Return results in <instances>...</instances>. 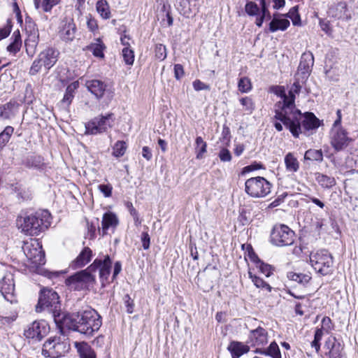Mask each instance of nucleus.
I'll list each match as a JSON object with an SVG mask.
<instances>
[{
    "label": "nucleus",
    "instance_id": "nucleus-1",
    "mask_svg": "<svg viewBox=\"0 0 358 358\" xmlns=\"http://www.w3.org/2000/svg\"><path fill=\"white\" fill-rule=\"evenodd\" d=\"M102 324L101 317L91 308L80 312L73 313L63 318L62 327L77 331L88 336H92ZM62 331V328L60 329Z\"/></svg>",
    "mask_w": 358,
    "mask_h": 358
},
{
    "label": "nucleus",
    "instance_id": "nucleus-2",
    "mask_svg": "<svg viewBox=\"0 0 358 358\" xmlns=\"http://www.w3.org/2000/svg\"><path fill=\"white\" fill-rule=\"evenodd\" d=\"M58 294L49 288H43L41 290L39 299L36 306V312L44 310L51 313L55 323L59 329H62L63 318L66 315H62L60 309V302Z\"/></svg>",
    "mask_w": 358,
    "mask_h": 358
},
{
    "label": "nucleus",
    "instance_id": "nucleus-3",
    "mask_svg": "<svg viewBox=\"0 0 358 358\" xmlns=\"http://www.w3.org/2000/svg\"><path fill=\"white\" fill-rule=\"evenodd\" d=\"M296 117V121L292 118L288 120L287 117H277L275 120L281 122L295 138H298L301 133L315 130L320 126V120L313 113L307 112L303 115L300 112V117Z\"/></svg>",
    "mask_w": 358,
    "mask_h": 358
},
{
    "label": "nucleus",
    "instance_id": "nucleus-4",
    "mask_svg": "<svg viewBox=\"0 0 358 358\" xmlns=\"http://www.w3.org/2000/svg\"><path fill=\"white\" fill-rule=\"evenodd\" d=\"M50 213L46 210H40L26 216L21 224L23 232L30 236H37L50 225Z\"/></svg>",
    "mask_w": 358,
    "mask_h": 358
},
{
    "label": "nucleus",
    "instance_id": "nucleus-5",
    "mask_svg": "<svg viewBox=\"0 0 358 358\" xmlns=\"http://www.w3.org/2000/svg\"><path fill=\"white\" fill-rule=\"evenodd\" d=\"M115 116L112 113L94 117L85 124V134L97 135L108 131L112 128Z\"/></svg>",
    "mask_w": 358,
    "mask_h": 358
},
{
    "label": "nucleus",
    "instance_id": "nucleus-6",
    "mask_svg": "<svg viewBox=\"0 0 358 358\" xmlns=\"http://www.w3.org/2000/svg\"><path fill=\"white\" fill-rule=\"evenodd\" d=\"M310 262L315 271L322 275H328L332 271L333 257L327 250L312 252Z\"/></svg>",
    "mask_w": 358,
    "mask_h": 358
},
{
    "label": "nucleus",
    "instance_id": "nucleus-7",
    "mask_svg": "<svg viewBox=\"0 0 358 358\" xmlns=\"http://www.w3.org/2000/svg\"><path fill=\"white\" fill-rule=\"evenodd\" d=\"M301 89V86L299 83V78H296L295 82L293 83L288 93L289 101H287L288 103L287 107H285L282 110H275L274 119L277 117H287L288 120H290V118L296 120V117H300V110L296 108L294 101L295 94H299Z\"/></svg>",
    "mask_w": 358,
    "mask_h": 358
},
{
    "label": "nucleus",
    "instance_id": "nucleus-8",
    "mask_svg": "<svg viewBox=\"0 0 358 358\" xmlns=\"http://www.w3.org/2000/svg\"><path fill=\"white\" fill-rule=\"evenodd\" d=\"M271 184L264 178L257 176L248 179L245 183V192L252 197L261 198L271 192Z\"/></svg>",
    "mask_w": 358,
    "mask_h": 358
},
{
    "label": "nucleus",
    "instance_id": "nucleus-9",
    "mask_svg": "<svg viewBox=\"0 0 358 358\" xmlns=\"http://www.w3.org/2000/svg\"><path fill=\"white\" fill-rule=\"evenodd\" d=\"M295 233L288 226L275 224L271 232V242L273 245L282 247L291 245L294 241Z\"/></svg>",
    "mask_w": 358,
    "mask_h": 358
},
{
    "label": "nucleus",
    "instance_id": "nucleus-10",
    "mask_svg": "<svg viewBox=\"0 0 358 358\" xmlns=\"http://www.w3.org/2000/svg\"><path fill=\"white\" fill-rule=\"evenodd\" d=\"M95 275L90 273L88 267L81 271L69 276L66 280V285L74 290H83L93 286Z\"/></svg>",
    "mask_w": 358,
    "mask_h": 358
},
{
    "label": "nucleus",
    "instance_id": "nucleus-11",
    "mask_svg": "<svg viewBox=\"0 0 358 358\" xmlns=\"http://www.w3.org/2000/svg\"><path fill=\"white\" fill-rule=\"evenodd\" d=\"M49 331V326L45 320H36L24 329V335L27 338L41 341Z\"/></svg>",
    "mask_w": 358,
    "mask_h": 358
},
{
    "label": "nucleus",
    "instance_id": "nucleus-12",
    "mask_svg": "<svg viewBox=\"0 0 358 358\" xmlns=\"http://www.w3.org/2000/svg\"><path fill=\"white\" fill-rule=\"evenodd\" d=\"M112 261L108 255H106L103 259H96L94 262L88 267L90 273L93 274L97 269L99 270V278L102 283L107 281L110 273Z\"/></svg>",
    "mask_w": 358,
    "mask_h": 358
},
{
    "label": "nucleus",
    "instance_id": "nucleus-13",
    "mask_svg": "<svg viewBox=\"0 0 358 358\" xmlns=\"http://www.w3.org/2000/svg\"><path fill=\"white\" fill-rule=\"evenodd\" d=\"M77 27L72 18L65 17L59 27V36L65 43H71L75 38Z\"/></svg>",
    "mask_w": 358,
    "mask_h": 358
},
{
    "label": "nucleus",
    "instance_id": "nucleus-14",
    "mask_svg": "<svg viewBox=\"0 0 358 358\" xmlns=\"http://www.w3.org/2000/svg\"><path fill=\"white\" fill-rule=\"evenodd\" d=\"M314 64V56L310 51L303 52L301 57L299 65L298 66L297 76H300L301 82L306 81L310 73Z\"/></svg>",
    "mask_w": 358,
    "mask_h": 358
},
{
    "label": "nucleus",
    "instance_id": "nucleus-15",
    "mask_svg": "<svg viewBox=\"0 0 358 358\" xmlns=\"http://www.w3.org/2000/svg\"><path fill=\"white\" fill-rule=\"evenodd\" d=\"M330 136L331 145L336 151L342 150L347 147L351 140L344 129H331Z\"/></svg>",
    "mask_w": 358,
    "mask_h": 358
},
{
    "label": "nucleus",
    "instance_id": "nucleus-16",
    "mask_svg": "<svg viewBox=\"0 0 358 358\" xmlns=\"http://www.w3.org/2000/svg\"><path fill=\"white\" fill-rule=\"evenodd\" d=\"M0 292L6 300L11 303L15 300V284L13 274L7 273L0 280Z\"/></svg>",
    "mask_w": 358,
    "mask_h": 358
},
{
    "label": "nucleus",
    "instance_id": "nucleus-17",
    "mask_svg": "<svg viewBox=\"0 0 358 358\" xmlns=\"http://www.w3.org/2000/svg\"><path fill=\"white\" fill-rule=\"evenodd\" d=\"M324 348L328 350L329 358H342L343 345L334 336H330L325 342Z\"/></svg>",
    "mask_w": 358,
    "mask_h": 358
},
{
    "label": "nucleus",
    "instance_id": "nucleus-18",
    "mask_svg": "<svg viewBox=\"0 0 358 358\" xmlns=\"http://www.w3.org/2000/svg\"><path fill=\"white\" fill-rule=\"evenodd\" d=\"M58 55V51L52 48H46L38 55L41 62H43L46 73L56 64Z\"/></svg>",
    "mask_w": 358,
    "mask_h": 358
},
{
    "label": "nucleus",
    "instance_id": "nucleus-19",
    "mask_svg": "<svg viewBox=\"0 0 358 358\" xmlns=\"http://www.w3.org/2000/svg\"><path fill=\"white\" fill-rule=\"evenodd\" d=\"M20 104L15 100L0 106V117L4 120H10L16 116L19 112Z\"/></svg>",
    "mask_w": 358,
    "mask_h": 358
},
{
    "label": "nucleus",
    "instance_id": "nucleus-20",
    "mask_svg": "<svg viewBox=\"0 0 358 358\" xmlns=\"http://www.w3.org/2000/svg\"><path fill=\"white\" fill-rule=\"evenodd\" d=\"M249 339L254 346H262L268 343V334L262 327L250 331Z\"/></svg>",
    "mask_w": 358,
    "mask_h": 358
},
{
    "label": "nucleus",
    "instance_id": "nucleus-21",
    "mask_svg": "<svg viewBox=\"0 0 358 358\" xmlns=\"http://www.w3.org/2000/svg\"><path fill=\"white\" fill-rule=\"evenodd\" d=\"M85 86L98 99L103 97L107 87V85L104 82L96 79L87 80Z\"/></svg>",
    "mask_w": 358,
    "mask_h": 358
},
{
    "label": "nucleus",
    "instance_id": "nucleus-22",
    "mask_svg": "<svg viewBox=\"0 0 358 358\" xmlns=\"http://www.w3.org/2000/svg\"><path fill=\"white\" fill-rule=\"evenodd\" d=\"M232 358H239L250 350V347L241 342L231 341L227 348Z\"/></svg>",
    "mask_w": 358,
    "mask_h": 358
},
{
    "label": "nucleus",
    "instance_id": "nucleus-23",
    "mask_svg": "<svg viewBox=\"0 0 358 358\" xmlns=\"http://www.w3.org/2000/svg\"><path fill=\"white\" fill-rule=\"evenodd\" d=\"M92 256V252L88 247L85 248L77 258L71 263L73 268H78L85 266L90 262Z\"/></svg>",
    "mask_w": 358,
    "mask_h": 358
},
{
    "label": "nucleus",
    "instance_id": "nucleus-24",
    "mask_svg": "<svg viewBox=\"0 0 358 358\" xmlns=\"http://www.w3.org/2000/svg\"><path fill=\"white\" fill-rule=\"evenodd\" d=\"M279 13L273 14V19L269 24V31L271 32H275L277 31H285L290 25V22L287 19H280L278 17Z\"/></svg>",
    "mask_w": 358,
    "mask_h": 358
},
{
    "label": "nucleus",
    "instance_id": "nucleus-25",
    "mask_svg": "<svg viewBox=\"0 0 358 358\" xmlns=\"http://www.w3.org/2000/svg\"><path fill=\"white\" fill-rule=\"evenodd\" d=\"M27 257L36 265H42L45 264V255L41 250H34V252L30 250L29 245H25L23 248Z\"/></svg>",
    "mask_w": 358,
    "mask_h": 358
},
{
    "label": "nucleus",
    "instance_id": "nucleus-26",
    "mask_svg": "<svg viewBox=\"0 0 358 358\" xmlns=\"http://www.w3.org/2000/svg\"><path fill=\"white\" fill-rule=\"evenodd\" d=\"M118 219L113 213H106L102 219V231L103 234H106L110 228L115 229L118 224Z\"/></svg>",
    "mask_w": 358,
    "mask_h": 358
},
{
    "label": "nucleus",
    "instance_id": "nucleus-27",
    "mask_svg": "<svg viewBox=\"0 0 358 358\" xmlns=\"http://www.w3.org/2000/svg\"><path fill=\"white\" fill-rule=\"evenodd\" d=\"M79 358H96L94 350L86 343H76Z\"/></svg>",
    "mask_w": 358,
    "mask_h": 358
},
{
    "label": "nucleus",
    "instance_id": "nucleus-28",
    "mask_svg": "<svg viewBox=\"0 0 358 358\" xmlns=\"http://www.w3.org/2000/svg\"><path fill=\"white\" fill-rule=\"evenodd\" d=\"M315 180L324 189H330L336 185V180L334 177L320 173H315Z\"/></svg>",
    "mask_w": 358,
    "mask_h": 358
},
{
    "label": "nucleus",
    "instance_id": "nucleus-29",
    "mask_svg": "<svg viewBox=\"0 0 358 358\" xmlns=\"http://www.w3.org/2000/svg\"><path fill=\"white\" fill-rule=\"evenodd\" d=\"M255 352L261 355H268L272 358H281L279 347L275 342H272L266 349L257 348Z\"/></svg>",
    "mask_w": 358,
    "mask_h": 358
},
{
    "label": "nucleus",
    "instance_id": "nucleus-30",
    "mask_svg": "<svg viewBox=\"0 0 358 358\" xmlns=\"http://www.w3.org/2000/svg\"><path fill=\"white\" fill-rule=\"evenodd\" d=\"M105 48L106 46L100 38L96 39V43H91L86 48L87 50L92 52L94 57L101 59L104 57L103 50Z\"/></svg>",
    "mask_w": 358,
    "mask_h": 358
},
{
    "label": "nucleus",
    "instance_id": "nucleus-31",
    "mask_svg": "<svg viewBox=\"0 0 358 358\" xmlns=\"http://www.w3.org/2000/svg\"><path fill=\"white\" fill-rule=\"evenodd\" d=\"M285 164L286 170L289 172L295 173L299 169V161L292 152H289L285 155Z\"/></svg>",
    "mask_w": 358,
    "mask_h": 358
},
{
    "label": "nucleus",
    "instance_id": "nucleus-32",
    "mask_svg": "<svg viewBox=\"0 0 358 358\" xmlns=\"http://www.w3.org/2000/svg\"><path fill=\"white\" fill-rule=\"evenodd\" d=\"M55 352H53L52 358L62 357L69 350V344L65 341H62L60 337H56Z\"/></svg>",
    "mask_w": 358,
    "mask_h": 358
},
{
    "label": "nucleus",
    "instance_id": "nucleus-33",
    "mask_svg": "<svg viewBox=\"0 0 358 358\" xmlns=\"http://www.w3.org/2000/svg\"><path fill=\"white\" fill-rule=\"evenodd\" d=\"M13 42L7 47V50L10 52L15 54L18 51H20L21 45H22V40L20 34V31L17 30L13 32Z\"/></svg>",
    "mask_w": 358,
    "mask_h": 358
},
{
    "label": "nucleus",
    "instance_id": "nucleus-34",
    "mask_svg": "<svg viewBox=\"0 0 358 358\" xmlns=\"http://www.w3.org/2000/svg\"><path fill=\"white\" fill-rule=\"evenodd\" d=\"M96 9L103 19L107 20L110 17V7L106 0H99L96 4Z\"/></svg>",
    "mask_w": 358,
    "mask_h": 358
},
{
    "label": "nucleus",
    "instance_id": "nucleus-35",
    "mask_svg": "<svg viewBox=\"0 0 358 358\" xmlns=\"http://www.w3.org/2000/svg\"><path fill=\"white\" fill-rule=\"evenodd\" d=\"M287 277L289 280L297 282L303 285H306L311 279V277L308 274L297 273L292 271L288 272Z\"/></svg>",
    "mask_w": 358,
    "mask_h": 358
},
{
    "label": "nucleus",
    "instance_id": "nucleus-36",
    "mask_svg": "<svg viewBox=\"0 0 358 358\" xmlns=\"http://www.w3.org/2000/svg\"><path fill=\"white\" fill-rule=\"evenodd\" d=\"M56 337L49 338L45 342L42 348V355L45 357L52 358V355L55 352Z\"/></svg>",
    "mask_w": 358,
    "mask_h": 358
},
{
    "label": "nucleus",
    "instance_id": "nucleus-37",
    "mask_svg": "<svg viewBox=\"0 0 358 358\" xmlns=\"http://www.w3.org/2000/svg\"><path fill=\"white\" fill-rule=\"evenodd\" d=\"M195 143L196 157L198 159H201L203 158L204 154L207 151V144L201 136L196 137L195 140Z\"/></svg>",
    "mask_w": 358,
    "mask_h": 358
},
{
    "label": "nucleus",
    "instance_id": "nucleus-38",
    "mask_svg": "<svg viewBox=\"0 0 358 358\" xmlns=\"http://www.w3.org/2000/svg\"><path fill=\"white\" fill-rule=\"evenodd\" d=\"M304 159L321 162L323 161V153L322 150L309 149L306 151Z\"/></svg>",
    "mask_w": 358,
    "mask_h": 358
},
{
    "label": "nucleus",
    "instance_id": "nucleus-39",
    "mask_svg": "<svg viewBox=\"0 0 358 358\" xmlns=\"http://www.w3.org/2000/svg\"><path fill=\"white\" fill-rule=\"evenodd\" d=\"M34 6L36 9L41 7L44 12H50L52 8L59 3L60 0H43L41 5L40 6V0H34Z\"/></svg>",
    "mask_w": 358,
    "mask_h": 358
},
{
    "label": "nucleus",
    "instance_id": "nucleus-40",
    "mask_svg": "<svg viewBox=\"0 0 358 358\" xmlns=\"http://www.w3.org/2000/svg\"><path fill=\"white\" fill-rule=\"evenodd\" d=\"M248 275L249 278L252 280V282L257 288L265 289L268 292H271L272 287L263 279L256 276L255 275H253L251 272H249Z\"/></svg>",
    "mask_w": 358,
    "mask_h": 358
},
{
    "label": "nucleus",
    "instance_id": "nucleus-41",
    "mask_svg": "<svg viewBox=\"0 0 358 358\" xmlns=\"http://www.w3.org/2000/svg\"><path fill=\"white\" fill-rule=\"evenodd\" d=\"M14 128L11 126H7L0 134V149L2 148L10 140L13 134Z\"/></svg>",
    "mask_w": 358,
    "mask_h": 358
},
{
    "label": "nucleus",
    "instance_id": "nucleus-42",
    "mask_svg": "<svg viewBox=\"0 0 358 358\" xmlns=\"http://www.w3.org/2000/svg\"><path fill=\"white\" fill-rule=\"evenodd\" d=\"M273 92L282 99L283 105L280 110H282L288 104L287 101H289V96L286 94L285 87L283 86H275L273 87Z\"/></svg>",
    "mask_w": 358,
    "mask_h": 358
},
{
    "label": "nucleus",
    "instance_id": "nucleus-43",
    "mask_svg": "<svg viewBox=\"0 0 358 358\" xmlns=\"http://www.w3.org/2000/svg\"><path fill=\"white\" fill-rule=\"evenodd\" d=\"M127 150L126 143L122 141H118L113 148V155L115 157L123 156Z\"/></svg>",
    "mask_w": 358,
    "mask_h": 358
},
{
    "label": "nucleus",
    "instance_id": "nucleus-44",
    "mask_svg": "<svg viewBox=\"0 0 358 358\" xmlns=\"http://www.w3.org/2000/svg\"><path fill=\"white\" fill-rule=\"evenodd\" d=\"M238 90L243 93L248 92L252 89L250 80L247 77L240 78L238 83Z\"/></svg>",
    "mask_w": 358,
    "mask_h": 358
},
{
    "label": "nucleus",
    "instance_id": "nucleus-45",
    "mask_svg": "<svg viewBox=\"0 0 358 358\" xmlns=\"http://www.w3.org/2000/svg\"><path fill=\"white\" fill-rule=\"evenodd\" d=\"M24 164L26 166L31 168H37L41 166V157L40 156L31 155L28 156L25 159Z\"/></svg>",
    "mask_w": 358,
    "mask_h": 358
},
{
    "label": "nucleus",
    "instance_id": "nucleus-46",
    "mask_svg": "<svg viewBox=\"0 0 358 358\" xmlns=\"http://www.w3.org/2000/svg\"><path fill=\"white\" fill-rule=\"evenodd\" d=\"M245 10L250 16H255L260 13L259 7L253 1H249L245 4Z\"/></svg>",
    "mask_w": 358,
    "mask_h": 358
},
{
    "label": "nucleus",
    "instance_id": "nucleus-47",
    "mask_svg": "<svg viewBox=\"0 0 358 358\" xmlns=\"http://www.w3.org/2000/svg\"><path fill=\"white\" fill-rule=\"evenodd\" d=\"M122 57L127 65H132L134 62V52L129 47H124L122 50Z\"/></svg>",
    "mask_w": 358,
    "mask_h": 358
},
{
    "label": "nucleus",
    "instance_id": "nucleus-48",
    "mask_svg": "<svg viewBox=\"0 0 358 358\" xmlns=\"http://www.w3.org/2000/svg\"><path fill=\"white\" fill-rule=\"evenodd\" d=\"M241 104L248 114H251L255 109V104L251 98L245 96L240 99Z\"/></svg>",
    "mask_w": 358,
    "mask_h": 358
},
{
    "label": "nucleus",
    "instance_id": "nucleus-49",
    "mask_svg": "<svg viewBox=\"0 0 358 358\" xmlns=\"http://www.w3.org/2000/svg\"><path fill=\"white\" fill-rule=\"evenodd\" d=\"M323 334L322 329H317L315 332L314 340L311 342V347L314 348L317 352H318L320 349V341L322 340Z\"/></svg>",
    "mask_w": 358,
    "mask_h": 358
},
{
    "label": "nucleus",
    "instance_id": "nucleus-50",
    "mask_svg": "<svg viewBox=\"0 0 358 358\" xmlns=\"http://www.w3.org/2000/svg\"><path fill=\"white\" fill-rule=\"evenodd\" d=\"M155 57L159 60H164L166 58V48L162 44H157L155 48Z\"/></svg>",
    "mask_w": 358,
    "mask_h": 358
},
{
    "label": "nucleus",
    "instance_id": "nucleus-51",
    "mask_svg": "<svg viewBox=\"0 0 358 358\" xmlns=\"http://www.w3.org/2000/svg\"><path fill=\"white\" fill-rule=\"evenodd\" d=\"M257 267L259 268V271L266 277H269L272 274V267L269 264L260 261L257 264Z\"/></svg>",
    "mask_w": 358,
    "mask_h": 358
},
{
    "label": "nucleus",
    "instance_id": "nucleus-52",
    "mask_svg": "<svg viewBox=\"0 0 358 358\" xmlns=\"http://www.w3.org/2000/svg\"><path fill=\"white\" fill-rule=\"evenodd\" d=\"M43 66V62H41L38 57H37V58L33 62L29 69V74L31 76L36 75L41 70Z\"/></svg>",
    "mask_w": 358,
    "mask_h": 358
},
{
    "label": "nucleus",
    "instance_id": "nucleus-53",
    "mask_svg": "<svg viewBox=\"0 0 358 358\" xmlns=\"http://www.w3.org/2000/svg\"><path fill=\"white\" fill-rule=\"evenodd\" d=\"M76 87L72 85H69L66 90V92L64 94V98L62 99V102L66 103V105H69L73 98V91Z\"/></svg>",
    "mask_w": 358,
    "mask_h": 358
},
{
    "label": "nucleus",
    "instance_id": "nucleus-54",
    "mask_svg": "<svg viewBox=\"0 0 358 358\" xmlns=\"http://www.w3.org/2000/svg\"><path fill=\"white\" fill-rule=\"evenodd\" d=\"M323 332L329 334L332 329V322L329 317H324L322 320V327Z\"/></svg>",
    "mask_w": 358,
    "mask_h": 358
},
{
    "label": "nucleus",
    "instance_id": "nucleus-55",
    "mask_svg": "<svg viewBox=\"0 0 358 358\" xmlns=\"http://www.w3.org/2000/svg\"><path fill=\"white\" fill-rule=\"evenodd\" d=\"M124 301L127 308V312L129 314L132 313L134 310V303L129 294H126L124 296Z\"/></svg>",
    "mask_w": 358,
    "mask_h": 358
},
{
    "label": "nucleus",
    "instance_id": "nucleus-56",
    "mask_svg": "<svg viewBox=\"0 0 358 358\" xmlns=\"http://www.w3.org/2000/svg\"><path fill=\"white\" fill-rule=\"evenodd\" d=\"M99 190L104 195L105 197H110L112 194L113 187L108 184H101L98 186Z\"/></svg>",
    "mask_w": 358,
    "mask_h": 358
},
{
    "label": "nucleus",
    "instance_id": "nucleus-57",
    "mask_svg": "<svg viewBox=\"0 0 358 358\" xmlns=\"http://www.w3.org/2000/svg\"><path fill=\"white\" fill-rule=\"evenodd\" d=\"M11 22L10 20H8L6 25L3 28H0V40L6 38L10 34L11 31Z\"/></svg>",
    "mask_w": 358,
    "mask_h": 358
},
{
    "label": "nucleus",
    "instance_id": "nucleus-58",
    "mask_svg": "<svg viewBox=\"0 0 358 358\" xmlns=\"http://www.w3.org/2000/svg\"><path fill=\"white\" fill-rule=\"evenodd\" d=\"M193 87L196 91L210 90V86L200 80H195L192 83Z\"/></svg>",
    "mask_w": 358,
    "mask_h": 358
},
{
    "label": "nucleus",
    "instance_id": "nucleus-59",
    "mask_svg": "<svg viewBox=\"0 0 358 358\" xmlns=\"http://www.w3.org/2000/svg\"><path fill=\"white\" fill-rule=\"evenodd\" d=\"M219 157L222 162H230L231 160V155L227 148H222L220 153Z\"/></svg>",
    "mask_w": 358,
    "mask_h": 358
},
{
    "label": "nucleus",
    "instance_id": "nucleus-60",
    "mask_svg": "<svg viewBox=\"0 0 358 358\" xmlns=\"http://www.w3.org/2000/svg\"><path fill=\"white\" fill-rule=\"evenodd\" d=\"M142 246L144 250H148L150 248V237L148 232H143L141 234Z\"/></svg>",
    "mask_w": 358,
    "mask_h": 358
},
{
    "label": "nucleus",
    "instance_id": "nucleus-61",
    "mask_svg": "<svg viewBox=\"0 0 358 358\" xmlns=\"http://www.w3.org/2000/svg\"><path fill=\"white\" fill-rule=\"evenodd\" d=\"M184 76V69L181 64H177L174 66V76L176 80H180Z\"/></svg>",
    "mask_w": 358,
    "mask_h": 358
},
{
    "label": "nucleus",
    "instance_id": "nucleus-62",
    "mask_svg": "<svg viewBox=\"0 0 358 358\" xmlns=\"http://www.w3.org/2000/svg\"><path fill=\"white\" fill-rule=\"evenodd\" d=\"M247 248H248V257L250 258V259L252 262L256 263V264H257L261 260L259 259L257 255L255 253V252L253 251L252 247L250 245H247Z\"/></svg>",
    "mask_w": 358,
    "mask_h": 358
},
{
    "label": "nucleus",
    "instance_id": "nucleus-63",
    "mask_svg": "<svg viewBox=\"0 0 358 358\" xmlns=\"http://www.w3.org/2000/svg\"><path fill=\"white\" fill-rule=\"evenodd\" d=\"M87 26L89 30L91 31H94L98 28L96 20L92 18L91 17L87 19Z\"/></svg>",
    "mask_w": 358,
    "mask_h": 358
},
{
    "label": "nucleus",
    "instance_id": "nucleus-64",
    "mask_svg": "<svg viewBox=\"0 0 358 358\" xmlns=\"http://www.w3.org/2000/svg\"><path fill=\"white\" fill-rule=\"evenodd\" d=\"M260 13L261 15L265 17V15L269 13L268 3H266V0H260Z\"/></svg>",
    "mask_w": 358,
    "mask_h": 358
}]
</instances>
